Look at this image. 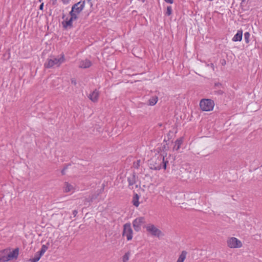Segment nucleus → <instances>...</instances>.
Listing matches in <instances>:
<instances>
[{
  "mask_svg": "<svg viewBox=\"0 0 262 262\" xmlns=\"http://www.w3.org/2000/svg\"><path fill=\"white\" fill-rule=\"evenodd\" d=\"M157 162L155 163V164H150L151 168L155 170H160L162 167L164 169H166L167 163H168L167 161L165 160L164 157L162 155H159L157 159Z\"/></svg>",
  "mask_w": 262,
  "mask_h": 262,
  "instance_id": "7",
  "label": "nucleus"
},
{
  "mask_svg": "<svg viewBox=\"0 0 262 262\" xmlns=\"http://www.w3.org/2000/svg\"><path fill=\"white\" fill-rule=\"evenodd\" d=\"M62 19V27L64 29H67L68 28H71L73 27V21L76 20L78 18L72 14L70 12L68 14L63 15Z\"/></svg>",
  "mask_w": 262,
  "mask_h": 262,
  "instance_id": "3",
  "label": "nucleus"
},
{
  "mask_svg": "<svg viewBox=\"0 0 262 262\" xmlns=\"http://www.w3.org/2000/svg\"><path fill=\"white\" fill-rule=\"evenodd\" d=\"M214 105V101L210 99H203L200 102V107L203 111L210 112L212 111Z\"/></svg>",
  "mask_w": 262,
  "mask_h": 262,
  "instance_id": "4",
  "label": "nucleus"
},
{
  "mask_svg": "<svg viewBox=\"0 0 262 262\" xmlns=\"http://www.w3.org/2000/svg\"><path fill=\"white\" fill-rule=\"evenodd\" d=\"M227 245L231 249H238L243 247V243L235 237H229L227 239Z\"/></svg>",
  "mask_w": 262,
  "mask_h": 262,
  "instance_id": "6",
  "label": "nucleus"
},
{
  "mask_svg": "<svg viewBox=\"0 0 262 262\" xmlns=\"http://www.w3.org/2000/svg\"><path fill=\"white\" fill-rule=\"evenodd\" d=\"M158 100V98L157 96H153L149 99L148 104L150 106H154L157 103Z\"/></svg>",
  "mask_w": 262,
  "mask_h": 262,
  "instance_id": "17",
  "label": "nucleus"
},
{
  "mask_svg": "<svg viewBox=\"0 0 262 262\" xmlns=\"http://www.w3.org/2000/svg\"><path fill=\"white\" fill-rule=\"evenodd\" d=\"M164 1L168 4H172L173 3V0H164Z\"/></svg>",
  "mask_w": 262,
  "mask_h": 262,
  "instance_id": "25",
  "label": "nucleus"
},
{
  "mask_svg": "<svg viewBox=\"0 0 262 262\" xmlns=\"http://www.w3.org/2000/svg\"><path fill=\"white\" fill-rule=\"evenodd\" d=\"M245 1V0H242V2H244Z\"/></svg>",
  "mask_w": 262,
  "mask_h": 262,
  "instance_id": "29",
  "label": "nucleus"
},
{
  "mask_svg": "<svg viewBox=\"0 0 262 262\" xmlns=\"http://www.w3.org/2000/svg\"><path fill=\"white\" fill-rule=\"evenodd\" d=\"M145 228L147 232L154 236L160 237L164 235L162 232L153 224L147 225L145 226Z\"/></svg>",
  "mask_w": 262,
  "mask_h": 262,
  "instance_id": "9",
  "label": "nucleus"
},
{
  "mask_svg": "<svg viewBox=\"0 0 262 262\" xmlns=\"http://www.w3.org/2000/svg\"><path fill=\"white\" fill-rule=\"evenodd\" d=\"M63 191L65 193H73L75 191V187L69 182H66L64 183L62 186Z\"/></svg>",
  "mask_w": 262,
  "mask_h": 262,
  "instance_id": "11",
  "label": "nucleus"
},
{
  "mask_svg": "<svg viewBox=\"0 0 262 262\" xmlns=\"http://www.w3.org/2000/svg\"><path fill=\"white\" fill-rule=\"evenodd\" d=\"M92 66V62L88 59H84L80 61L79 63V67L81 68H88Z\"/></svg>",
  "mask_w": 262,
  "mask_h": 262,
  "instance_id": "13",
  "label": "nucleus"
},
{
  "mask_svg": "<svg viewBox=\"0 0 262 262\" xmlns=\"http://www.w3.org/2000/svg\"><path fill=\"white\" fill-rule=\"evenodd\" d=\"M47 249L48 247L45 245H43L41 246L40 250L37 253H39L40 255L42 256L43 254L46 252Z\"/></svg>",
  "mask_w": 262,
  "mask_h": 262,
  "instance_id": "20",
  "label": "nucleus"
},
{
  "mask_svg": "<svg viewBox=\"0 0 262 262\" xmlns=\"http://www.w3.org/2000/svg\"><path fill=\"white\" fill-rule=\"evenodd\" d=\"M19 248H8L0 250V262H7L16 259L19 255Z\"/></svg>",
  "mask_w": 262,
  "mask_h": 262,
  "instance_id": "1",
  "label": "nucleus"
},
{
  "mask_svg": "<svg viewBox=\"0 0 262 262\" xmlns=\"http://www.w3.org/2000/svg\"><path fill=\"white\" fill-rule=\"evenodd\" d=\"M65 61V58L63 54H61L57 57H52L47 59L44 64L46 68L49 69L54 67H59Z\"/></svg>",
  "mask_w": 262,
  "mask_h": 262,
  "instance_id": "2",
  "label": "nucleus"
},
{
  "mask_svg": "<svg viewBox=\"0 0 262 262\" xmlns=\"http://www.w3.org/2000/svg\"><path fill=\"white\" fill-rule=\"evenodd\" d=\"M142 1L143 2H144L145 1V0H142Z\"/></svg>",
  "mask_w": 262,
  "mask_h": 262,
  "instance_id": "28",
  "label": "nucleus"
},
{
  "mask_svg": "<svg viewBox=\"0 0 262 262\" xmlns=\"http://www.w3.org/2000/svg\"><path fill=\"white\" fill-rule=\"evenodd\" d=\"M42 256L40 255L39 253H38L37 252L36 253L35 256L34 258H30L29 259V261L30 262H37L39 260V259H40L41 257Z\"/></svg>",
  "mask_w": 262,
  "mask_h": 262,
  "instance_id": "19",
  "label": "nucleus"
},
{
  "mask_svg": "<svg viewBox=\"0 0 262 262\" xmlns=\"http://www.w3.org/2000/svg\"><path fill=\"white\" fill-rule=\"evenodd\" d=\"M130 253L129 252H127L124 254V255L122 256V261L123 262H127L130 257Z\"/></svg>",
  "mask_w": 262,
  "mask_h": 262,
  "instance_id": "21",
  "label": "nucleus"
},
{
  "mask_svg": "<svg viewBox=\"0 0 262 262\" xmlns=\"http://www.w3.org/2000/svg\"><path fill=\"white\" fill-rule=\"evenodd\" d=\"M187 252L185 251H183L181 254L179 255L176 262H184L186 259Z\"/></svg>",
  "mask_w": 262,
  "mask_h": 262,
  "instance_id": "16",
  "label": "nucleus"
},
{
  "mask_svg": "<svg viewBox=\"0 0 262 262\" xmlns=\"http://www.w3.org/2000/svg\"><path fill=\"white\" fill-rule=\"evenodd\" d=\"M122 236L125 237L127 241H130L133 239V231L130 223H126L123 225Z\"/></svg>",
  "mask_w": 262,
  "mask_h": 262,
  "instance_id": "8",
  "label": "nucleus"
},
{
  "mask_svg": "<svg viewBox=\"0 0 262 262\" xmlns=\"http://www.w3.org/2000/svg\"><path fill=\"white\" fill-rule=\"evenodd\" d=\"M85 7V1H80V2L74 4L71 9L70 11L71 13L75 16L76 17L78 18V17L83 10Z\"/></svg>",
  "mask_w": 262,
  "mask_h": 262,
  "instance_id": "5",
  "label": "nucleus"
},
{
  "mask_svg": "<svg viewBox=\"0 0 262 262\" xmlns=\"http://www.w3.org/2000/svg\"><path fill=\"white\" fill-rule=\"evenodd\" d=\"M183 143V139L180 138L179 139H177L175 141L174 145L173 147V149L175 150L178 151L180 148V147Z\"/></svg>",
  "mask_w": 262,
  "mask_h": 262,
  "instance_id": "15",
  "label": "nucleus"
},
{
  "mask_svg": "<svg viewBox=\"0 0 262 262\" xmlns=\"http://www.w3.org/2000/svg\"><path fill=\"white\" fill-rule=\"evenodd\" d=\"M61 1H62V2L63 3V4H68L71 2V0H61Z\"/></svg>",
  "mask_w": 262,
  "mask_h": 262,
  "instance_id": "24",
  "label": "nucleus"
},
{
  "mask_svg": "<svg viewBox=\"0 0 262 262\" xmlns=\"http://www.w3.org/2000/svg\"><path fill=\"white\" fill-rule=\"evenodd\" d=\"M250 36V34L248 32L245 33V34H244L245 40L246 42L247 43L249 42Z\"/></svg>",
  "mask_w": 262,
  "mask_h": 262,
  "instance_id": "22",
  "label": "nucleus"
},
{
  "mask_svg": "<svg viewBox=\"0 0 262 262\" xmlns=\"http://www.w3.org/2000/svg\"><path fill=\"white\" fill-rule=\"evenodd\" d=\"M172 13V9L171 6H168L166 9V14L169 16Z\"/></svg>",
  "mask_w": 262,
  "mask_h": 262,
  "instance_id": "23",
  "label": "nucleus"
},
{
  "mask_svg": "<svg viewBox=\"0 0 262 262\" xmlns=\"http://www.w3.org/2000/svg\"><path fill=\"white\" fill-rule=\"evenodd\" d=\"M39 2H41V0H39Z\"/></svg>",
  "mask_w": 262,
  "mask_h": 262,
  "instance_id": "30",
  "label": "nucleus"
},
{
  "mask_svg": "<svg viewBox=\"0 0 262 262\" xmlns=\"http://www.w3.org/2000/svg\"><path fill=\"white\" fill-rule=\"evenodd\" d=\"M139 195L137 194H135L134 195V197L133 199V203L134 205L136 207H138L140 203L139 202Z\"/></svg>",
  "mask_w": 262,
  "mask_h": 262,
  "instance_id": "18",
  "label": "nucleus"
},
{
  "mask_svg": "<svg viewBox=\"0 0 262 262\" xmlns=\"http://www.w3.org/2000/svg\"><path fill=\"white\" fill-rule=\"evenodd\" d=\"M243 31L242 30L237 31L236 34L233 36L232 40L233 41H240L242 39Z\"/></svg>",
  "mask_w": 262,
  "mask_h": 262,
  "instance_id": "14",
  "label": "nucleus"
},
{
  "mask_svg": "<svg viewBox=\"0 0 262 262\" xmlns=\"http://www.w3.org/2000/svg\"><path fill=\"white\" fill-rule=\"evenodd\" d=\"M100 92L98 90L95 89L91 92L88 95V98L94 103H97L99 98Z\"/></svg>",
  "mask_w": 262,
  "mask_h": 262,
  "instance_id": "12",
  "label": "nucleus"
},
{
  "mask_svg": "<svg viewBox=\"0 0 262 262\" xmlns=\"http://www.w3.org/2000/svg\"><path fill=\"white\" fill-rule=\"evenodd\" d=\"M51 2H52L53 5H56L57 3V0H51Z\"/></svg>",
  "mask_w": 262,
  "mask_h": 262,
  "instance_id": "27",
  "label": "nucleus"
},
{
  "mask_svg": "<svg viewBox=\"0 0 262 262\" xmlns=\"http://www.w3.org/2000/svg\"><path fill=\"white\" fill-rule=\"evenodd\" d=\"M43 5H44L43 3H42L41 4V5H40V6H39V9H40V10H43Z\"/></svg>",
  "mask_w": 262,
  "mask_h": 262,
  "instance_id": "26",
  "label": "nucleus"
},
{
  "mask_svg": "<svg viewBox=\"0 0 262 262\" xmlns=\"http://www.w3.org/2000/svg\"><path fill=\"white\" fill-rule=\"evenodd\" d=\"M145 223L144 217L139 216L133 221V226L135 231L139 232Z\"/></svg>",
  "mask_w": 262,
  "mask_h": 262,
  "instance_id": "10",
  "label": "nucleus"
}]
</instances>
